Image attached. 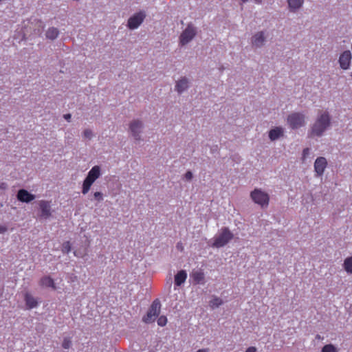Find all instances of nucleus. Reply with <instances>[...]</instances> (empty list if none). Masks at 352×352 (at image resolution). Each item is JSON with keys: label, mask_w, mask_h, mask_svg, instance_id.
<instances>
[{"label": "nucleus", "mask_w": 352, "mask_h": 352, "mask_svg": "<svg viewBox=\"0 0 352 352\" xmlns=\"http://www.w3.org/2000/svg\"><path fill=\"white\" fill-rule=\"evenodd\" d=\"M234 237L233 234L230 232L228 228H223L221 229V232L214 239V242L212 244V248H219L225 246L229 243Z\"/></svg>", "instance_id": "7ed1b4c3"}, {"label": "nucleus", "mask_w": 352, "mask_h": 352, "mask_svg": "<svg viewBox=\"0 0 352 352\" xmlns=\"http://www.w3.org/2000/svg\"><path fill=\"white\" fill-rule=\"evenodd\" d=\"M100 176V168L94 166L88 173V175L82 184V193L86 195L90 190L91 185Z\"/></svg>", "instance_id": "f03ea898"}, {"label": "nucleus", "mask_w": 352, "mask_h": 352, "mask_svg": "<svg viewBox=\"0 0 352 352\" xmlns=\"http://www.w3.org/2000/svg\"><path fill=\"white\" fill-rule=\"evenodd\" d=\"M59 32L57 28H49L46 32V37L49 39L54 40L57 38Z\"/></svg>", "instance_id": "412c9836"}, {"label": "nucleus", "mask_w": 352, "mask_h": 352, "mask_svg": "<svg viewBox=\"0 0 352 352\" xmlns=\"http://www.w3.org/2000/svg\"><path fill=\"white\" fill-rule=\"evenodd\" d=\"M265 41V37L263 32L256 34L252 40V44L256 47L263 45Z\"/></svg>", "instance_id": "a211bd4d"}, {"label": "nucleus", "mask_w": 352, "mask_h": 352, "mask_svg": "<svg viewBox=\"0 0 352 352\" xmlns=\"http://www.w3.org/2000/svg\"><path fill=\"white\" fill-rule=\"evenodd\" d=\"M256 348L254 346L248 347L245 352H256Z\"/></svg>", "instance_id": "473e14b6"}, {"label": "nucleus", "mask_w": 352, "mask_h": 352, "mask_svg": "<svg viewBox=\"0 0 352 352\" xmlns=\"http://www.w3.org/2000/svg\"><path fill=\"white\" fill-rule=\"evenodd\" d=\"M142 129V123L139 120H134L130 124V131L136 140H140V133Z\"/></svg>", "instance_id": "f8f14e48"}, {"label": "nucleus", "mask_w": 352, "mask_h": 352, "mask_svg": "<svg viewBox=\"0 0 352 352\" xmlns=\"http://www.w3.org/2000/svg\"><path fill=\"white\" fill-rule=\"evenodd\" d=\"M208 349H199L197 352H208Z\"/></svg>", "instance_id": "c9c22d12"}, {"label": "nucleus", "mask_w": 352, "mask_h": 352, "mask_svg": "<svg viewBox=\"0 0 352 352\" xmlns=\"http://www.w3.org/2000/svg\"><path fill=\"white\" fill-rule=\"evenodd\" d=\"M94 199L98 201H100L103 199L102 194L100 192H96L94 194Z\"/></svg>", "instance_id": "c85d7f7f"}, {"label": "nucleus", "mask_w": 352, "mask_h": 352, "mask_svg": "<svg viewBox=\"0 0 352 352\" xmlns=\"http://www.w3.org/2000/svg\"><path fill=\"white\" fill-rule=\"evenodd\" d=\"M309 148H304L303 151H302V160H305V159L307 157V156L309 155Z\"/></svg>", "instance_id": "7c9ffc66"}, {"label": "nucleus", "mask_w": 352, "mask_h": 352, "mask_svg": "<svg viewBox=\"0 0 352 352\" xmlns=\"http://www.w3.org/2000/svg\"><path fill=\"white\" fill-rule=\"evenodd\" d=\"M40 285L43 287H52L55 289L56 286L54 280L50 276H44L40 280Z\"/></svg>", "instance_id": "6ab92c4d"}, {"label": "nucleus", "mask_w": 352, "mask_h": 352, "mask_svg": "<svg viewBox=\"0 0 352 352\" xmlns=\"http://www.w3.org/2000/svg\"><path fill=\"white\" fill-rule=\"evenodd\" d=\"M250 197L253 201L262 208L267 207L270 202L269 195L261 189L255 188L250 193Z\"/></svg>", "instance_id": "20e7f679"}, {"label": "nucleus", "mask_w": 352, "mask_h": 352, "mask_svg": "<svg viewBox=\"0 0 352 352\" xmlns=\"http://www.w3.org/2000/svg\"><path fill=\"white\" fill-rule=\"evenodd\" d=\"M303 0H288V5L291 10H295L301 7Z\"/></svg>", "instance_id": "4be33fe9"}, {"label": "nucleus", "mask_w": 352, "mask_h": 352, "mask_svg": "<svg viewBox=\"0 0 352 352\" xmlns=\"http://www.w3.org/2000/svg\"><path fill=\"white\" fill-rule=\"evenodd\" d=\"M160 301L158 299H155L152 302L146 315L143 317V322L147 324L154 322L160 313Z\"/></svg>", "instance_id": "39448f33"}, {"label": "nucleus", "mask_w": 352, "mask_h": 352, "mask_svg": "<svg viewBox=\"0 0 352 352\" xmlns=\"http://www.w3.org/2000/svg\"><path fill=\"white\" fill-rule=\"evenodd\" d=\"M149 352H154V351H149Z\"/></svg>", "instance_id": "a19ab883"}, {"label": "nucleus", "mask_w": 352, "mask_h": 352, "mask_svg": "<svg viewBox=\"0 0 352 352\" xmlns=\"http://www.w3.org/2000/svg\"><path fill=\"white\" fill-rule=\"evenodd\" d=\"M71 345H72V341H71L70 338H65L63 341V343H62V346L65 349H68L71 347Z\"/></svg>", "instance_id": "bb28decb"}, {"label": "nucleus", "mask_w": 352, "mask_h": 352, "mask_svg": "<svg viewBox=\"0 0 352 352\" xmlns=\"http://www.w3.org/2000/svg\"><path fill=\"white\" fill-rule=\"evenodd\" d=\"M188 86V81L186 78H183L177 82L175 88L178 93L183 92L185 89H187Z\"/></svg>", "instance_id": "aec40b11"}, {"label": "nucleus", "mask_w": 352, "mask_h": 352, "mask_svg": "<svg viewBox=\"0 0 352 352\" xmlns=\"http://www.w3.org/2000/svg\"><path fill=\"white\" fill-rule=\"evenodd\" d=\"M7 230V228L4 226H0V233H3Z\"/></svg>", "instance_id": "72a5a7b5"}, {"label": "nucleus", "mask_w": 352, "mask_h": 352, "mask_svg": "<svg viewBox=\"0 0 352 352\" xmlns=\"http://www.w3.org/2000/svg\"><path fill=\"white\" fill-rule=\"evenodd\" d=\"M177 247L181 248V250H183V248H181V246H179V245H177Z\"/></svg>", "instance_id": "ea45409f"}, {"label": "nucleus", "mask_w": 352, "mask_h": 352, "mask_svg": "<svg viewBox=\"0 0 352 352\" xmlns=\"http://www.w3.org/2000/svg\"><path fill=\"white\" fill-rule=\"evenodd\" d=\"M38 206L41 210L40 217L41 218L47 219L52 216L50 201L41 200L38 202Z\"/></svg>", "instance_id": "6e6552de"}, {"label": "nucleus", "mask_w": 352, "mask_h": 352, "mask_svg": "<svg viewBox=\"0 0 352 352\" xmlns=\"http://www.w3.org/2000/svg\"><path fill=\"white\" fill-rule=\"evenodd\" d=\"M185 178L187 180H190L192 178V173L191 171H187L185 174Z\"/></svg>", "instance_id": "2f4dec72"}, {"label": "nucleus", "mask_w": 352, "mask_h": 352, "mask_svg": "<svg viewBox=\"0 0 352 352\" xmlns=\"http://www.w3.org/2000/svg\"><path fill=\"white\" fill-rule=\"evenodd\" d=\"M187 278V273L185 270L179 271L175 276V284L177 286H180L183 284Z\"/></svg>", "instance_id": "dca6fc26"}, {"label": "nucleus", "mask_w": 352, "mask_h": 352, "mask_svg": "<svg viewBox=\"0 0 352 352\" xmlns=\"http://www.w3.org/2000/svg\"><path fill=\"white\" fill-rule=\"evenodd\" d=\"M191 277L195 284H204L205 274L201 270L194 271L191 274Z\"/></svg>", "instance_id": "2eb2a0df"}, {"label": "nucleus", "mask_w": 352, "mask_h": 352, "mask_svg": "<svg viewBox=\"0 0 352 352\" xmlns=\"http://www.w3.org/2000/svg\"><path fill=\"white\" fill-rule=\"evenodd\" d=\"M223 304V300L219 297H214L210 301V306L212 308L218 307Z\"/></svg>", "instance_id": "b1692460"}, {"label": "nucleus", "mask_w": 352, "mask_h": 352, "mask_svg": "<svg viewBox=\"0 0 352 352\" xmlns=\"http://www.w3.org/2000/svg\"><path fill=\"white\" fill-rule=\"evenodd\" d=\"M177 247L181 248V250H183V248H181V246H179V245H177Z\"/></svg>", "instance_id": "4c0bfd02"}, {"label": "nucleus", "mask_w": 352, "mask_h": 352, "mask_svg": "<svg viewBox=\"0 0 352 352\" xmlns=\"http://www.w3.org/2000/svg\"><path fill=\"white\" fill-rule=\"evenodd\" d=\"M343 266L346 272L352 274V256L344 260Z\"/></svg>", "instance_id": "5701e85b"}, {"label": "nucleus", "mask_w": 352, "mask_h": 352, "mask_svg": "<svg viewBox=\"0 0 352 352\" xmlns=\"http://www.w3.org/2000/svg\"><path fill=\"white\" fill-rule=\"evenodd\" d=\"M195 29L192 25H188L180 36V43L184 45L190 41L195 36Z\"/></svg>", "instance_id": "0eeeda50"}, {"label": "nucleus", "mask_w": 352, "mask_h": 352, "mask_svg": "<svg viewBox=\"0 0 352 352\" xmlns=\"http://www.w3.org/2000/svg\"><path fill=\"white\" fill-rule=\"evenodd\" d=\"M321 352H338V350L332 344H329L322 347Z\"/></svg>", "instance_id": "393cba45"}, {"label": "nucleus", "mask_w": 352, "mask_h": 352, "mask_svg": "<svg viewBox=\"0 0 352 352\" xmlns=\"http://www.w3.org/2000/svg\"><path fill=\"white\" fill-rule=\"evenodd\" d=\"M327 160L323 157H318L314 163V170L318 176H322L327 167Z\"/></svg>", "instance_id": "9d476101"}, {"label": "nucleus", "mask_w": 352, "mask_h": 352, "mask_svg": "<svg viewBox=\"0 0 352 352\" xmlns=\"http://www.w3.org/2000/svg\"><path fill=\"white\" fill-rule=\"evenodd\" d=\"M167 323V318L164 316H162L157 319V324L160 327H164Z\"/></svg>", "instance_id": "cd10ccee"}, {"label": "nucleus", "mask_w": 352, "mask_h": 352, "mask_svg": "<svg viewBox=\"0 0 352 352\" xmlns=\"http://www.w3.org/2000/svg\"><path fill=\"white\" fill-rule=\"evenodd\" d=\"M351 54L350 51H344L339 58L340 67L343 69H349L351 63Z\"/></svg>", "instance_id": "9b49d317"}, {"label": "nucleus", "mask_w": 352, "mask_h": 352, "mask_svg": "<svg viewBox=\"0 0 352 352\" xmlns=\"http://www.w3.org/2000/svg\"><path fill=\"white\" fill-rule=\"evenodd\" d=\"M145 14L140 12L130 17L128 21V26L130 29L137 28L144 21Z\"/></svg>", "instance_id": "1a4fd4ad"}, {"label": "nucleus", "mask_w": 352, "mask_h": 352, "mask_svg": "<svg viewBox=\"0 0 352 352\" xmlns=\"http://www.w3.org/2000/svg\"><path fill=\"white\" fill-rule=\"evenodd\" d=\"M74 255L76 256H78L76 251L74 252Z\"/></svg>", "instance_id": "e433bc0d"}, {"label": "nucleus", "mask_w": 352, "mask_h": 352, "mask_svg": "<svg viewBox=\"0 0 352 352\" xmlns=\"http://www.w3.org/2000/svg\"><path fill=\"white\" fill-rule=\"evenodd\" d=\"M283 135V130L280 127H276L271 129L269 133V138L271 140H275Z\"/></svg>", "instance_id": "f3484780"}, {"label": "nucleus", "mask_w": 352, "mask_h": 352, "mask_svg": "<svg viewBox=\"0 0 352 352\" xmlns=\"http://www.w3.org/2000/svg\"><path fill=\"white\" fill-rule=\"evenodd\" d=\"M83 133H84V136L86 138L91 139V138L92 137V132L89 129L85 130Z\"/></svg>", "instance_id": "c756f323"}, {"label": "nucleus", "mask_w": 352, "mask_h": 352, "mask_svg": "<svg viewBox=\"0 0 352 352\" xmlns=\"http://www.w3.org/2000/svg\"><path fill=\"white\" fill-rule=\"evenodd\" d=\"M64 118L67 120L69 121L71 118V115L69 113L64 115Z\"/></svg>", "instance_id": "f704fd0d"}, {"label": "nucleus", "mask_w": 352, "mask_h": 352, "mask_svg": "<svg viewBox=\"0 0 352 352\" xmlns=\"http://www.w3.org/2000/svg\"><path fill=\"white\" fill-rule=\"evenodd\" d=\"M330 116L327 111L322 112L317 118L315 123L311 127L310 136H321L327 129L330 126Z\"/></svg>", "instance_id": "f257e3e1"}, {"label": "nucleus", "mask_w": 352, "mask_h": 352, "mask_svg": "<svg viewBox=\"0 0 352 352\" xmlns=\"http://www.w3.org/2000/svg\"><path fill=\"white\" fill-rule=\"evenodd\" d=\"M177 247L181 248V250H183V248H181V246H179V245H177Z\"/></svg>", "instance_id": "58836bf2"}, {"label": "nucleus", "mask_w": 352, "mask_h": 352, "mask_svg": "<svg viewBox=\"0 0 352 352\" xmlns=\"http://www.w3.org/2000/svg\"><path fill=\"white\" fill-rule=\"evenodd\" d=\"M71 251V244L69 241H66L63 243L62 246V252L63 253H69Z\"/></svg>", "instance_id": "a878e982"}, {"label": "nucleus", "mask_w": 352, "mask_h": 352, "mask_svg": "<svg viewBox=\"0 0 352 352\" xmlns=\"http://www.w3.org/2000/svg\"><path fill=\"white\" fill-rule=\"evenodd\" d=\"M24 300L28 309H29L36 307L38 304L37 299L28 292L25 294Z\"/></svg>", "instance_id": "4468645a"}, {"label": "nucleus", "mask_w": 352, "mask_h": 352, "mask_svg": "<svg viewBox=\"0 0 352 352\" xmlns=\"http://www.w3.org/2000/svg\"><path fill=\"white\" fill-rule=\"evenodd\" d=\"M17 199L21 202L29 203L35 199V196L25 189H21L17 192Z\"/></svg>", "instance_id": "ddd939ff"}, {"label": "nucleus", "mask_w": 352, "mask_h": 352, "mask_svg": "<svg viewBox=\"0 0 352 352\" xmlns=\"http://www.w3.org/2000/svg\"><path fill=\"white\" fill-rule=\"evenodd\" d=\"M287 122L292 129H298L305 124V116L300 113H293L288 116Z\"/></svg>", "instance_id": "423d86ee"}]
</instances>
